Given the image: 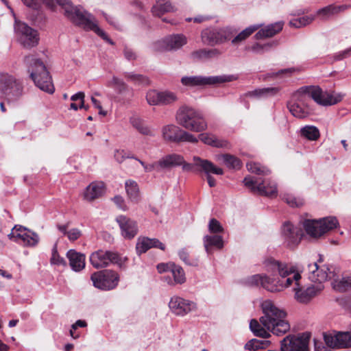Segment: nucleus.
<instances>
[{
	"instance_id": "nucleus-1",
	"label": "nucleus",
	"mask_w": 351,
	"mask_h": 351,
	"mask_svg": "<svg viewBox=\"0 0 351 351\" xmlns=\"http://www.w3.org/2000/svg\"><path fill=\"white\" fill-rule=\"evenodd\" d=\"M265 267L267 272L274 274L278 272L279 277H270L266 274H255L245 280L246 285L249 286H261L270 292H279L285 288L292 285L295 282L298 285V280L301 276L293 266H289L272 258L265 261Z\"/></svg>"
},
{
	"instance_id": "nucleus-2",
	"label": "nucleus",
	"mask_w": 351,
	"mask_h": 351,
	"mask_svg": "<svg viewBox=\"0 0 351 351\" xmlns=\"http://www.w3.org/2000/svg\"><path fill=\"white\" fill-rule=\"evenodd\" d=\"M261 306L263 315L260 317V323L256 319H252L250 323V330L256 336L268 338L269 331L281 336L290 330V324L285 319L287 313L271 300L263 301Z\"/></svg>"
},
{
	"instance_id": "nucleus-3",
	"label": "nucleus",
	"mask_w": 351,
	"mask_h": 351,
	"mask_svg": "<svg viewBox=\"0 0 351 351\" xmlns=\"http://www.w3.org/2000/svg\"><path fill=\"white\" fill-rule=\"evenodd\" d=\"M311 99L320 105L330 106L341 101L343 95L323 92L318 86L302 87L293 95L288 104L290 112L299 119L306 117L311 112L308 102Z\"/></svg>"
},
{
	"instance_id": "nucleus-4",
	"label": "nucleus",
	"mask_w": 351,
	"mask_h": 351,
	"mask_svg": "<svg viewBox=\"0 0 351 351\" xmlns=\"http://www.w3.org/2000/svg\"><path fill=\"white\" fill-rule=\"evenodd\" d=\"M56 1L64 10V15L67 18L82 25L86 29L93 30L105 41L110 45H114L113 41L108 36L106 33L98 27L93 15L87 12H83L77 7H74L69 0Z\"/></svg>"
},
{
	"instance_id": "nucleus-5",
	"label": "nucleus",
	"mask_w": 351,
	"mask_h": 351,
	"mask_svg": "<svg viewBox=\"0 0 351 351\" xmlns=\"http://www.w3.org/2000/svg\"><path fill=\"white\" fill-rule=\"evenodd\" d=\"M25 62L29 66L28 71L36 86L40 90L52 94L55 90L54 86L43 62L32 55L25 56Z\"/></svg>"
},
{
	"instance_id": "nucleus-6",
	"label": "nucleus",
	"mask_w": 351,
	"mask_h": 351,
	"mask_svg": "<svg viewBox=\"0 0 351 351\" xmlns=\"http://www.w3.org/2000/svg\"><path fill=\"white\" fill-rule=\"evenodd\" d=\"M176 118L179 125L192 132H203L208 128L203 114L199 110L191 107H181L178 110Z\"/></svg>"
},
{
	"instance_id": "nucleus-7",
	"label": "nucleus",
	"mask_w": 351,
	"mask_h": 351,
	"mask_svg": "<svg viewBox=\"0 0 351 351\" xmlns=\"http://www.w3.org/2000/svg\"><path fill=\"white\" fill-rule=\"evenodd\" d=\"M337 224V219L334 217H328L319 220L305 219L302 223L306 234L315 239H317L328 231L332 230Z\"/></svg>"
},
{
	"instance_id": "nucleus-8",
	"label": "nucleus",
	"mask_w": 351,
	"mask_h": 351,
	"mask_svg": "<svg viewBox=\"0 0 351 351\" xmlns=\"http://www.w3.org/2000/svg\"><path fill=\"white\" fill-rule=\"evenodd\" d=\"M23 93L21 82L8 73H0V95L8 101L17 100Z\"/></svg>"
},
{
	"instance_id": "nucleus-9",
	"label": "nucleus",
	"mask_w": 351,
	"mask_h": 351,
	"mask_svg": "<svg viewBox=\"0 0 351 351\" xmlns=\"http://www.w3.org/2000/svg\"><path fill=\"white\" fill-rule=\"evenodd\" d=\"M14 30L19 43L24 48L31 49L38 44L40 38L38 32L26 23L16 21Z\"/></svg>"
},
{
	"instance_id": "nucleus-10",
	"label": "nucleus",
	"mask_w": 351,
	"mask_h": 351,
	"mask_svg": "<svg viewBox=\"0 0 351 351\" xmlns=\"http://www.w3.org/2000/svg\"><path fill=\"white\" fill-rule=\"evenodd\" d=\"M91 280L95 287L104 290H110L118 285L119 276L114 271L106 269L93 274Z\"/></svg>"
},
{
	"instance_id": "nucleus-11",
	"label": "nucleus",
	"mask_w": 351,
	"mask_h": 351,
	"mask_svg": "<svg viewBox=\"0 0 351 351\" xmlns=\"http://www.w3.org/2000/svg\"><path fill=\"white\" fill-rule=\"evenodd\" d=\"M243 183L252 192L267 197H276L277 195L276 185L271 181L265 180L259 182L258 180H254L251 177H245Z\"/></svg>"
},
{
	"instance_id": "nucleus-12",
	"label": "nucleus",
	"mask_w": 351,
	"mask_h": 351,
	"mask_svg": "<svg viewBox=\"0 0 351 351\" xmlns=\"http://www.w3.org/2000/svg\"><path fill=\"white\" fill-rule=\"evenodd\" d=\"M8 238L15 242L21 241L26 246H36L39 242L38 235L20 225H16L8 234Z\"/></svg>"
},
{
	"instance_id": "nucleus-13",
	"label": "nucleus",
	"mask_w": 351,
	"mask_h": 351,
	"mask_svg": "<svg viewBox=\"0 0 351 351\" xmlns=\"http://www.w3.org/2000/svg\"><path fill=\"white\" fill-rule=\"evenodd\" d=\"M232 81L230 76H185L182 77L181 82L186 86H197L206 85H215Z\"/></svg>"
},
{
	"instance_id": "nucleus-14",
	"label": "nucleus",
	"mask_w": 351,
	"mask_h": 351,
	"mask_svg": "<svg viewBox=\"0 0 351 351\" xmlns=\"http://www.w3.org/2000/svg\"><path fill=\"white\" fill-rule=\"evenodd\" d=\"M281 234L285 243L289 248L297 246L303 235L302 229L289 221H285L282 224Z\"/></svg>"
},
{
	"instance_id": "nucleus-15",
	"label": "nucleus",
	"mask_w": 351,
	"mask_h": 351,
	"mask_svg": "<svg viewBox=\"0 0 351 351\" xmlns=\"http://www.w3.org/2000/svg\"><path fill=\"white\" fill-rule=\"evenodd\" d=\"M90 261L95 268L99 269L106 267L110 263L119 264L120 258L115 252L97 250L91 254Z\"/></svg>"
},
{
	"instance_id": "nucleus-16",
	"label": "nucleus",
	"mask_w": 351,
	"mask_h": 351,
	"mask_svg": "<svg viewBox=\"0 0 351 351\" xmlns=\"http://www.w3.org/2000/svg\"><path fill=\"white\" fill-rule=\"evenodd\" d=\"M326 344L332 348H346L351 346L350 332H333L324 335Z\"/></svg>"
},
{
	"instance_id": "nucleus-17",
	"label": "nucleus",
	"mask_w": 351,
	"mask_h": 351,
	"mask_svg": "<svg viewBox=\"0 0 351 351\" xmlns=\"http://www.w3.org/2000/svg\"><path fill=\"white\" fill-rule=\"evenodd\" d=\"M169 307L173 313L180 316H184L197 308L195 302L178 295L171 298Z\"/></svg>"
},
{
	"instance_id": "nucleus-18",
	"label": "nucleus",
	"mask_w": 351,
	"mask_h": 351,
	"mask_svg": "<svg viewBox=\"0 0 351 351\" xmlns=\"http://www.w3.org/2000/svg\"><path fill=\"white\" fill-rule=\"evenodd\" d=\"M186 43V38L182 34L169 36L163 40L156 43L154 45L156 51L176 50Z\"/></svg>"
},
{
	"instance_id": "nucleus-19",
	"label": "nucleus",
	"mask_w": 351,
	"mask_h": 351,
	"mask_svg": "<svg viewBox=\"0 0 351 351\" xmlns=\"http://www.w3.org/2000/svg\"><path fill=\"white\" fill-rule=\"evenodd\" d=\"M195 165L201 168L206 173L207 182L210 187H214L216 185L215 179L210 175V173L217 175H222L223 171L222 169L217 167L213 162L208 160H204L198 156H194Z\"/></svg>"
},
{
	"instance_id": "nucleus-20",
	"label": "nucleus",
	"mask_w": 351,
	"mask_h": 351,
	"mask_svg": "<svg viewBox=\"0 0 351 351\" xmlns=\"http://www.w3.org/2000/svg\"><path fill=\"white\" fill-rule=\"evenodd\" d=\"M308 278L311 281L319 284L330 278V271L326 265H319L317 262L308 265Z\"/></svg>"
},
{
	"instance_id": "nucleus-21",
	"label": "nucleus",
	"mask_w": 351,
	"mask_h": 351,
	"mask_svg": "<svg viewBox=\"0 0 351 351\" xmlns=\"http://www.w3.org/2000/svg\"><path fill=\"white\" fill-rule=\"evenodd\" d=\"M292 285H294L293 290L295 291V298L301 303L308 302L323 289L321 285L310 286L304 289L300 286L299 282L298 285H297L295 282H293Z\"/></svg>"
},
{
	"instance_id": "nucleus-22",
	"label": "nucleus",
	"mask_w": 351,
	"mask_h": 351,
	"mask_svg": "<svg viewBox=\"0 0 351 351\" xmlns=\"http://www.w3.org/2000/svg\"><path fill=\"white\" fill-rule=\"evenodd\" d=\"M117 222L121 230V234L125 239H131L138 232L136 223L125 216L120 215L117 218Z\"/></svg>"
},
{
	"instance_id": "nucleus-23",
	"label": "nucleus",
	"mask_w": 351,
	"mask_h": 351,
	"mask_svg": "<svg viewBox=\"0 0 351 351\" xmlns=\"http://www.w3.org/2000/svg\"><path fill=\"white\" fill-rule=\"evenodd\" d=\"M152 247L165 250V245L157 239H150L146 237H140L138 238L136 245V250L138 255L145 253Z\"/></svg>"
},
{
	"instance_id": "nucleus-24",
	"label": "nucleus",
	"mask_w": 351,
	"mask_h": 351,
	"mask_svg": "<svg viewBox=\"0 0 351 351\" xmlns=\"http://www.w3.org/2000/svg\"><path fill=\"white\" fill-rule=\"evenodd\" d=\"M163 280L168 285H174L176 284H183L186 281L185 274L183 269L175 264H173L169 274L163 276Z\"/></svg>"
},
{
	"instance_id": "nucleus-25",
	"label": "nucleus",
	"mask_w": 351,
	"mask_h": 351,
	"mask_svg": "<svg viewBox=\"0 0 351 351\" xmlns=\"http://www.w3.org/2000/svg\"><path fill=\"white\" fill-rule=\"evenodd\" d=\"M202 42L208 45L213 46L223 43L220 29L207 28L201 34Z\"/></svg>"
},
{
	"instance_id": "nucleus-26",
	"label": "nucleus",
	"mask_w": 351,
	"mask_h": 351,
	"mask_svg": "<svg viewBox=\"0 0 351 351\" xmlns=\"http://www.w3.org/2000/svg\"><path fill=\"white\" fill-rule=\"evenodd\" d=\"M104 192L105 186L103 182H92L86 187L84 197L86 200L90 202L102 196Z\"/></svg>"
},
{
	"instance_id": "nucleus-27",
	"label": "nucleus",
	"mask_w": 351,
	"mask_h": 351,
	"mask_svg": "<svg viewBox=\"0 0 351 351\" xmlns=\"http://www.w3.org/2000/svg\"><path fill=\"white\" fill-rule=\"evenodd\" d=\"M69 265L75 271H80L85 267V256L83 254L70 250L66 253Z\"/></svg>"
},
{
	"instance_id": "nucleus-28",
	"label": "nucleus",
	"mask_w": 351,
	"mask_h": 351,
	"mask_svg": "<svg viewBox=\"0 0 351 351\" xmlns=\"http://www.w3.org/2000/svg\"><path fill=\"white\" fill-rule=\"evenodd\" d=\"M184 162V158L182 156L172 154L167 155L161 158L158 161V165L161 169H171L178 166H180Z\"/></svg>"
},
{
	"instance_id": "nucleus-29",
	"label": "nucleus",
	"mask_w": 351,
	"mask_h": 351,
	"mask_svg": "<svg viewBox=\"0 0 351 351\" xmlns=\"http://www.w3.org/2000/svg\"><path fill=\"white\" fill-rule=\"evenodd\" d=\"M130 123L142 135L147 136H154V130L140 117L132 116L130 119Z\"/></svg>"
},
{
	"instance_id": "nucleus-30",
	"label": "nucleus",
	"mask_w": 351,
	"mask_h": 351,
	"mask_svg": "<svg viewBox=\"0 0 351 351\" xmlns=\"http://www.w3.org/2000/svg\"><path fill=\"white\" fill-rule=\"evenodd\" d=\"M283 27L282 22H277L274 24L269 25L264 28L260 29L255 35L256 39H263L265 38L272 37L280 32Z\"/></svg>"
},
{
	"instance_id": "nucleus-31",
	"label": "nucleus",
	"mask_w": 351,
	"mask_h": 351,
	"mask_svg": "<svg viewBox=\"0 0 351 351\" xmlns=\"http://www.w3.org/2000/svg\"><path fill=\"white\" fill-rule=\"evenodd\" d=\"M107 86L114 88L117 93L119 95H123L129 93V97L132 98L134 96V90L121 79L113 76L112 80L107 82Z\"/></svg>"
},
{
	"instance_id": "nucleus-32",
	"label": "nucleus",
	"mask_w": 351,
	"mask_h": 351,
	"mask_svg": "<svg viewBox=\"0 0 351 351\" xmlns=\"http://www.w3.org/2000/svg\"><path fill=\"white\" fill-rule=\"evenodd\" d=\"M181 129L173 125H165L162 129V137L165 141L169 142H179Z\"/></svg>"
},
{
	"instance_id": "nucleus-33",
	"label": "nucleus",
	"mask_w": 351,
	"mask_h": 351,
	"mask_svg": "<svg viewBox=\"0 0 351 351\" xmlns=\"http://www.w3.org/2000/svg\"><path fill=\"white\" fill-rule=\"evenodd\" d=\"M349 8L348 5H330L317 11V15L323 20H326L331 16L343 12Z\"/></svg>"
},
{
	"instance_id": "nucleus-34",
	"label": "nucleus",
	"mask_w": 351,
	"mask_h": 351,
	"mask_svg": "<svg viewBox=\"0 0 351 351\" xmlns=\"http://www.w3.org/2000/svg\"><path fill=\"white\" fill-rule=\"evenodd\" d=\"M199 138L204 143L215 147H227L229 145L227 141L219 139L210 133L201 134Z\"/></svg>"
},
{
	"instance_id": "nucleus-35",
	"label": "nucleus",
	"mask_w": 351,
	"mask_h": 351,
	"mask_svg": "<svg viewBox=\"0 0 351 351\" xmlns=\"http://www.w3.org/2000/svg\"><path fill=\"white\" fill-rule=\"evenodd\" d=\"M174 11L175 8L169 0H158L152 8L153 14L159 17L165 13Z\"/></svg>"
},
{
	"instance_id": "nucleus-36",
	"label": "nucleus",
	"mask_w": 351,
	"mask_h": 351,
	"mask_svg": "<svg viewBox=\"0 0 351 351\" xmlns=\"http://www.w3.org/2000/svg\"><path fill=\"white\" fill-rule=\"evenodd\" d=\"M220 55L221 52L217 49H202L193 51L191 53V58L195 60H206L212 58L218 57Z\"/></svg>"
},
{
	"instance_id": "nucleus-37",
	"label": "nucleus",
	"mask_w": 351,
	"mask_h": 351,
	"mask_svg": "<svg viewBox=\"0 0 351 351\" xmlns=\"http://www.w3.org/2000/svg\"><path fill=\"white\" fill-rule=\"evenodd\" d=\"M204 244L206 251L210 253L211 247L221 249L223 247V238L220 235H206L204 237Z\"/></svg>"
},
{
	"instance_id": "nucleus-38",
	"label": "nucleus",
	"mask_w": 351,
	"mask_h": 351,
	"mask_svg": "<svg viewBox=\"0 0 351 351\" xmlns=\"http://www.w3.org/2000/svg\"><path fill=\"white\" fill-rule=\"evenodd\" d=\"M217 159L219 161H222L230 169H239L242 165L241 160L238 158L228 154L218 155L217 156Z\"/></svg>"
},
{
	"instance_id": "nucleus-39",
	"label": "nucleus",
	"mask_w": 351,
	"mask_h": 351,
	"mask_svg": "<svg viewBox=\"0 0 351 351\" xmlns=\"http://www.w3.org/2000/svg\"><path fill=\"white\" fill-rule=\"evenodd\" d=\"M261 25H254L247 27L232 39L231 43L232 45H236L246 40L251 36L255 31L260 28Z\"/></svg>"
},
{
	"instance_id": "nucleus-40",
	"label": "nucleus",
	"mask_w": 351,
	"mask_h": 351,
	"mask_svg": "<svg viewBox=\"0 0 351 351\" xmlns=\"http://www.w3.org/2000/svg\"><path fill=\"white\" fill-rule=\"evenodd\" d=\"M126 193L129 198L134 202H138L139 199V188L134 180H128L125 183Z\"/></svg>"
},
{
	"instance_id": "nucleus-41",
	"label": "nucleus",
	"mask_w": 351,
	"mask_h": 351,
	"mask_svg": "<svg viewBox=\"0 0 351 351\" xmlns=\"http://www.w3.org/2000/svg\"><path fill=\"white\" fill-rule=\"evenodd\" d=\"M334 290L338 292H346L351 289V277H342L332 282Z\"/></svg>"
},
{
	"instance_id": "nucleus-42",
	"label": "nucleus",
	"mask_w": 351,
	"mask_h": 351,
	"mask_svg": "<svg viewBox=\"0 0 351 351\" xmlns=\"http://www.w3.org/2000/svg\"><path fill=\"white\" fill-rule=\"evenodd\" d=\"M22 1L25 5L34 10L39 9L42 4H45L51 10H53L56 6L53 0H22Z\"/></svg>"
},
{
	"instance_id": "nucleus-43",
	"label": "nucleus",
	"mask_w": 351,
	"mask_h": 351,
	"mask_svg": "<svg viewBox=\"0 0 351 351\" xmlns=\"http://www.w3.org/2000/svg\"><path fill=\"white\" fill-rule=\"evenodd\" d=\"M125 78L138 85H147L149 83V80L144 75L136 74L132 72L124 73Z\"/></svg>"
},
{
	"instance_id": "nucleus-44",
	"label": "nucleus",
	"mask_w": 351,
	"mask_h": 351,
	"mask_svg": "<svg viewBox=\"0 0 351 351\" xmlns=\"http://www.w3.org/2000/svg\"><path fill=\"white\" fill-rule=\"evenodd\" d=\"M301 134L311 141H315L319 137V130L313 125H306L301 129Z\"/></svg>"
},
{
	"instance_id": "nucleus-45",
	"label": "nucleus",
	"mask_w": 351,
	"mask_h": 351,
	"mask_svg": "<svg viewBox=\"0 0 351 351\" xmlns=\"http://www.w3.org/2000/svg\"><path fill=\"white\" fill-rule=\"evenodd\" d=\"M279 92V88L276 87L264 88L249 92L247 95L250 97H263L267 95H275Z\"/></svg>"
},
{
	"instance_id": "nucleus-46",
	"label": "nucleus",
	"mask_w": 351,
	"mask_h": 351,
	"mask_svg": "<svg viewBox=\"0 0 351 351\" xmlns=\"http://www.w3.org/2000/svg\"><path fill=\"white\" fill-rule=\"evenodd\" d=\"M246 167L249 171L258 175H268L270 173L267 168L257 162H250L247 163Z\"/></svg>"
},
{
	"instance_id": "nucleus-47",
	"label": "nucleus",
	"mask_w": 351,
	"mask_h": 351,
	"mask_svg": "<svg viewBox=\"0 0 351 351\" xmlns=\"http://www.w3.org/2000/svg\"><path fill=\"white\" fill-rule=\"evenodd\" d=\"M178 100L176 95L172 92H160V106L170 105Z\"/></svg>"
},
{
	"instance_id": "nucleus-48",
	"label": "nucleus",
	"mask_w": 351,
	"mask_h": 351,
	"mask_svg": "<svg viewBox=\"0 0 351 351\" xmlns=\"http://www.w3.org/2000/svg\"><path fill=\"white\" fill-rule=\"evenodd\" d=\"M282 199L292 207H298L304 204V199L300 197H295L291 193H285L282 195Z\"/></svg>"
},
{
	"instance_id": "nucleus-49",
	"label": "nucleus",
	"mask_w": 351,
	"mask_h": 351,
	"mask_svg": "<svg viewBox=\"0 0 351 351\" xmlns=\"http://www.w3.org/2000/svg\"><path fill=\"white\" fill-rule=\"evenodd\" d=\"M220 31L223 43L230 40H232L238 32L237 29L233 27L220 28Z\"/></svg>"
},
{
	"instance_id": "nucleus-50",
	"label": "nucleus",
	"mask_w": 351,
	"mask_h": 351,
	"mask_svg": "<svg viewBox=\"0 0 351 351\" xmlns=\"http://www.w3.org/2000/svg\"><path fill=\"white\" fill-rule=\"evenodd\" d=\"M85 94L84 92H78L77 93L71 96V99L73 101H80V106H78L75 103H71L70 105L71 109L77 110L78 108H86L84 106Z\"/></svg>"
},
{
	"instance_id": "nucleus-51",
	"label": "nucleus",
	"mask_w": 351,
	"mask_h": 351,
	"mask_svg": "<svg viewBox=\"0 0 351 351\" xmlns=\"http://www.w3.org/2000/svg\"><path fill=\"white\" fill-rule=\"evenodd\" d=\"M277 45V42H270L263 45L256 43L252 47L251 49L255 53H261L269 51L272 47H276Z\"/></svg>"
},
{
	"instance_id": "nucleus-52",
	"label": "nucleus",
	"mask_w": 351,
	"mask_h": 351,
	"mask_svg": "<svg viewBox=\"0 0 351 351\" xmlns=\"http://www.w3.org/2000/svg\"><path fill=\"white\" fill-rule=\"evenodd\" d=\"M146 100L151 106H160V92L149 90L146 94Z\"/></svg>"
},
{
	"instance_id": "nucleus-53",
	"label": "nucleus",
	"mask_w": 351,
	"mask_h": 351,
	"mask_svg": "<svg viewBox=\"0 0 351 351\" xmlns=\"http://www.w3.org/2000/svg\"><path fill=\"white\" fill-rule=\"evenodd\" d=\"M314 20V16H304L300 17L298 19H295L290 21V25L291 26H294L297 28L301 27L302 26H305L309 23H311Z\"/></svg>"
},
{
	"instance_id": "nucleus-54",
	"label": "nucleus",
	"mask_w": 351,
	"mask_h": 351,
	"mask_svg": "<svg viewBox=\"0 0 351 351\" xmlns=\"http://www.w3.org/2000/svg\"><path fill=\"white\" fill-rule=\"evenodd\" d=\"M178 255L180 259L184 262L186 265L191 266H197L198 260L197 258L190 259L189 252L186 249H182L179 251Z\"/></svg>"
},
{
	"instance_id": "nucleus-55",
	"label": "nucleus",
	"mask_w": 351,
	"mask_h": 351,
	"mask_svg": "<svg viewBox=\"0 0 351 351\" xmlns=\"http://www.w3.org/2000/svg\"><path fill=\"white\" fill-rule=\"evenodd\" d=\"M50 261L52 265L63 266L66 265L65 260L62 257H60L58 253L56 246L53 247L52 250V255Z\"/></svg>"
},
{
	"instance_id": "nucleus-56",
	"label": "nucleus",
	"mask_w": 351,
	"mask_h": 351,
	"mask_svg": "<svg viewBox=\"0 0 351 351\" xmlns=\"http://www.w3.org/2000/svg\"><path fill=\"white\" fill-rule=\"evenodd\" d=\"M208 230L211 233L217 234L223 232V228L219 221L211 219L208 223Z\"/></svg>"
},
{
	"instance_id": "nucleus-57",
	"label": "nucleus",
	"mask_w": 351,
	"mask_h": 351,
	"mask_svg": "<svg viewBox=\"0 0 351 351\" xmlns=\"http://www.w3.org/2000/svg\"><path fill=\"white\" fill-rule=\"evenodd\" d=\"M114 157L115 160L121 163L125 158H134L136 160V158L131 153H127L124 150H117L114 152Z\"/></svg>"
},
{
	"instance_id": "nucleus-58",
	"label": "nucleus",
	"mask_w": 351,
	"mask_h": 351,
	"mask_svg": "<svg viewBox=\"0 0 351 351\" xmlns=\"http://www.w3.org/2000/svg\"><path fill=\"white\" fill-rule=\"evenodd\" d=\"M180 141L196 143L198 142V139L194 135L189 133L188 132L181 130L179 138V142Z\"/></svg>"
},
{
	"instance_id": "nucleus-59",
	"label": "nucleus",
	"mask_w": 351,
	"mask_h": 351,
	"mask_svg": "<svg viewBox=\"0 0 351 351\" xmlns=\"http://www.w3.org/2000/svg\"><path fill=\"white\" fill-rule=\"evenodd\" d=\"M261 348H262V342L257 339H252L245 346V348L250 351H256Z\"/></svg>"
},
{
	"instance_id": "nucleus-60",
	"label": "nucleus",
	"mask_w": 351,
	"mask_h": 351,
	"mask_svg": "<svg viewBox=\"0 0 351 351\" xmlns=\"http://www.w3.org/2000/svg\"><path fill=\"white\" fill-rule=\"evenodd\" d=\"M87 326V324L85 321L84 320H77L75 324H73L72 326H71V329L70 330V335L73 338V339H77L78 338L79 335H74V332L73 331L75 330L78 327H86Z\"/></svg>"
},
{
	"instance_id": "nucleus-61",
	"label": "nucleus",
	"mask_w": 351,
	"mask_h": 351,
	"mask_svg": "<svg viewBox=\"0 0 351 351\" xmlns=\"http://www.w3.org/2000/svg\"><path fill=\"white\" fill-rule=\"evenodd\" d=\"M136 160L139 162V163L143 167L145 172H151L154 169L159 170L160 168L158 165V162H154L153 164L146 165L143 161L141 160L136 158Z\"/></svg>"
},
{
	"instance_id": "nucleus-62",
	"label": "nucleus",
	"mask_w": 351,
	"mask_h": 351,
	"mask_svg": "<svg viewBox=\"0 0 351 351\" xmlns=\"http://www.w3.org/2000/svg\"><path fill=\"white\" fill-rule=\"evenodd\" d=\"M81 235V231L77 228L71 229L67 233V237L71 241L77 240Z\"/></svg>"
},
{
	"instance_id": "nucleus-63",
	"label": "nucleus",
	"mask_w": 351,
	"mask_h": 351,
	"mask_svg": "<svg viewBox=\"0 0 351 351\" xmlns=\"http://www.w3.org/2000/svg\"><path fill=\"white\" fill-rule=\"evenodd\" d=\"M173 264V263H167V264L160 263V264L158 265L157 269L159 273L164 272V273H166V274H169Z\"/></svg>"
},
{
	"instance_id": "nucleus-64",
	"label": "nucleus",
	"mask_w": 351,
	"mask_h": 351,
	"mask_svg": "<svg viewBox=\"0 0 351 351\" xmlns=\"http://www.w3.org/2000/svg\"><path fill=\"white\" fill-rule=\"evenodd\" d=\"M124 55L125 57L129 60H135L136 58L135 53L128 47H125Z\"/></svg>"
}]
</instances>
